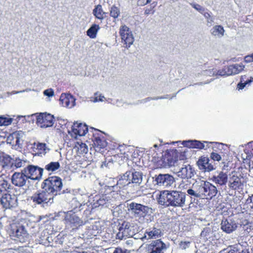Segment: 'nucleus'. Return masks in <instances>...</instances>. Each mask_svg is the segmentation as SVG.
Returning a JSON list of instances; mask_svg holds the SVG:
<instances>
[{
	"label": "nucleus",
	"mask_w": 253,
	"mask_h": 253,
	"mask_svg": "<svg viewBox=\"0 0 253 253\" xmlns=\"http://www.w3.org/2000/svg\"><path fill=\"white\" fill-rule=\"evenodd\" d=\"M190 244V242H181L179 244V248L182 250L185 249L189 246Z\"/></svg>",
	"instance_id": "4d7b16f0"
},
{
	"label": "nucleus",
	"mask_w": 253,
	"mask_h": 253,
	"mask_svg": "<svg viewBox=\"0 0 253 253\" xmlns=\"http://www.w3.org/2000/svg\"><path fill=\"white\" fill-rule=\"evenodd\" d=\"M203 15L207 19V25L208 26H211L214 21L213 18L211 16L210 13L209 12H205Z\"/></svg>",
	"instance_id": "09e8293b"
},
{
	"label": "nucleus",
	"mask_w": 253,
	"mask_h": 253,
	"mask_svg": "<svg viewBox=\"0 0 253 253\" xmlns=\"http://www.w3.org/2000/svg\"><path fill=\"white\" fill-rule=\"evenodd\" d=\"M157 5V2L156 1H153L150 4V5L146 7L144 11V14L147 16L153 14L155 11V7Z\"/></svg>",
	"instance_id": "e433bc0d"
},
{
	"label": "nucleus",
	"mask_w": 253,
	"mask_h": 253,
	"mask_svg": "<svg viewBox=\"0 0 253 253\" xmlns=\"http://www.w3.org/2000/svg\"><path fill=\"white\" fill-rule=\"evenodd\" d=\"M120 15V9L115 5H113L110 10V15L114 19H116L119 17Z\"/></svg>",
	"instance_id": "a19ab883"
},
{
	"label": "nucleus",
	"mask_w": 253,
	"mask_h": 253,
	"mask_svg": "<svg viewBox=\"0 0 253 253\" xmlns=\"http://www.w3.org/2000/svg\"><path fill=\"white\" fill-rule=\"evenodd\" d=\"M88 132V127L82 123L75 122L72 126V129L69 133L72 137L77 138L78 136H84Z\"/></svg>",
	"instance_id": "6e6552de"
},
{
	"label": "nucleus",
	"mask_w": 253,
	"mask_h": 253,
	"mask_svg": "<svg viewBox=\"0 0 253 253\" xmlns=\"http://www.w3.org/2000/svg\"><path fill=\"white\" fill-rule=\"evenodd\" d=\"M12 175V182L15 186L21 187L24 185L28 178L33 180H40L42 178V175Z\"/></svg>",
	"instance_id": "9d476101"
},
{
	"label": "nucleus",
	"mask_w": 253,
	"mask_h": 253,
	"mask_svg": "<svg viewBox=\"0 0 253 253\" xmlns=\"http://www.w3.org/2000/svg\"><path fill=\"white\" fill-rule=\"evenodd\" d=\"M244 61L247 63L253 62V53L251 55L245 56Z\"/></svg>",
	"instance_id": "680f3d73"
},
{
	"label": "nucleus",
	"mask_w": 253,
	"mask_h": 253,
	"mask_svg": "<svg viewBox=\"0 0 253 253\" xmlns=\"http://www.w3.org/2000/svg\"><path fill=\"white\" fill-rule=\"evenodd\" d=\"M64 223L65 229L71 234H74L81 226L84 224V221L72 211H69L65 213Z\"/></svg>",
	"instance_id": "f257e3e1"
},
{
	"label": "nucleus",
	"mask_w": 253,
	"mask_h": 253,
	"mask_svg": "<svg viewBox=\"0 0 253 253\" xmlns=\"http://www.w3.org/2000/svg\"><path fill=\"white\" fill-rule=\"evenodd\" d=\"M186 150L187 149L185 148H182L180 152L175 149V163L178 160V159L179 160H184L186 159L187 156V151Z\"/></svg>",
	"instance_id": "7c9ffc66"
},
{
	"label": "nucleus",
	"mask_w": 253,
	"mask_h": 253,
	"mask_svg": "<svg viewBox=\"0 0 253 253\" xmlns=\"http://www.w3.org/2000/svg\"><path fill=\"white\" fill-rule=\"evenodd\" d=\"M100 27L98 25L93 24L87 31V35L90 38H95Z\"/></svg>",
	"instance_id": "2f4dec72"
},
{
	"label": "nucleus",
	"mask_w": 253,
	"mask_h": 253,
	"mask_svg": "<svg viewBox=\"0 0 253 253\" xmlns=\"http://www.w3.org/2000/svg\"><path fill=\"white\" fill-rule=\"evenodd\" d=\"M165 244L160 240L153 241L148 247V253H163Z\"/></svg>",
	"instance_id": "f3484780"
},
{
	"label": "nucleus",
	"mask_w": 253,
	"mask_h": 253,
	"mask_svg": "<svg viewBox=\"0 0 253 253\" xmlns=\"http://www.w3.org/2000/svg\"><path fill=\"white\" fill-rule=\"evenodd\" d=\"M233 247H232L230 250L228 249H224L221 251L219 253H233Z\"/></svg>",
	"instance_id": "338daca9"
},
{
	"label": "nucleus",
	"mask_w": 253,
	"mask_h": 253,
	"mask_svg": "<svg viewBox=\"0 0 253 253\" xmlns=\"http://www.w3.org/2000/svg\"><path fill=\"white\" fill-rule=\"evenodd\" d=\"M233 253H250L249 249L243 248L241 246L233 247Z\"/></svg>",
	"instance_id": "de8ad7c7"
},
{
	"label": "nucleus",
	"mask_w": 253,
	"mask_h": 253,
	"mask_svg": "<svg viewBox=\"0 0 253 253\" xmlns=\"http://www.w3.org/2000/svg\"><path fill=\"white\" fill-rule=\"evenodd\" d=\"M228 69L227 66L224 67L222 69L217 70L216 73V76H230L228 74L227 69Z\"/></svg>",
	"instance_id": "8fccbe9b"
},
{
	"label": "nucleus",
	"mask_w": 253,
	"mask_h": 253,
	"mask_svg": "<svg viewBox=\"0 0 253 253\" xmlns=\"http://www.w3.org/2000/svg\"><path fill=\"white\" fill-rule=\"evenodd\" d=\"M128 211L135 217H144L151 212L152 209L140 204L131 202L128 204Z\"/></svg>",
	"instance_id": "39448f33"
},
{
	"label": "nucleus",
	"mask_w": 253,
	"mask_h": 253,
	"mask_svg": "<svg viewBox=\"0 0 253 253\" xmlns=\"http://www.w3.org/2000/svg\"><path fill=\"white\" fill-rule=\"evenodd\" d=\"M43 93L46 96L51 97L54 95V91L52 89L50 88L45 90Z\"/></svg>",
	"instance_id": "13d9d810"
},
{
	"label": "nucleus",
	"mask_w": 253,
	"mask_h": 253,
	"mask_svg": "<svg viewBox=\"0 0 253 253\" xmlns=\"http://www.w3.org/2000/svg\"><path fill=\"white\" fill-rule=\"evenodd\" d=\"M227 69L228 74L230 76L235 75L241 73L245 68V66L241 64H235L227 66Z\"/></svg>",
	"instance_id": "a878e982"
},
{
	"label": "nucleus",
	"mask_w": 253,
	"mask_h": 253,
	"mask_svg": "<svg viewBox=\"0 0 253 253\" xmlns=\"http://www.w3.org/2000/svg\"><path fill=\"white\" fill-rule=\"evenodd\" d=\"M22 164L23 162L22 160H21L19 158H16L14 160H13L12 163L11 172H13L15 169L22 167Z\"/></svg>",
	"instance_id": "c03bdc74"
},
{
	"label": "nucleus",
	"mask_w": 253,
	"mask_h": 253,
	"mask_svg": "<svg viewBox=\"0 0 253 253\" xmlns=\"http://www.w3.org/2000/svg\"><path fill=\"white\" fill-rule=\"evenodd\" d=\"M216 69L214 68H209V69L203 70L201 74L204 76L210 77L216 76Z\"/></svg>",
	"instance_id": "a18cd8bd"
},
{
	"label": "nucleus",
	"mask_w": 253,
	"mask_h": 253,
	"mask_svg": "<svg viewBox=\"0 0 253 253\" xmlns=\"http://www.w3.org/2000/svg\"><path fill=\"white\" fill-rule=\"evenodd\" d=\"M177 172L181 173V174H193V170L192 169L191 167L189 165H185L184 167L181 168L179 171Z\"/></svg>",
	"instance_id": "49530a36"
},
{
	"label": "nucleus",
	"mask_w": 253,
	"mask_h": 253,
	"mask_svg": "<svg viewBox=\"0 0 253 253\" xmlns=\"http://www.w3.org/2000/svg\"><path fill=\"white\" fill-rule=\"evenodd\" d=\"M199 251L201 253H208V250H207V248L205 247V245H203V246H201L199 250L197 251V253Z\"/></svg>",
	"instance_id": "e2e57ef3"
},
{
	"label": "nucleus",
	"mask_w": 253,
	"mask_h": 253,
	"mask_svg": "<svg viewBox=\"0 0 253 253\" xmlns=\"http://www.w3.org/2000/svg\"><path fill=\"white\" fill-rule=\"evenodd\" d=\"M210 160L208 157H201L197 162L199 168L203 172H210L214 168L213 166L209 163Z\"/></svg>",
	"instance_id": "aec40b11"
},
{
	"label": "nucleus",
	"mask_w": 253,
	"mask_h": 253,
	"mask_svg": "<svg viewBox=\"0 0 253 253\" xmlns=\"http://www.w3.org/2000/svg\"><path fill=\"white\" fill-rule=\"evenodd\" d=\"M205 181H201L200 183H197L195 184H193L192 188H194L198 195L199 196L200 198L202 199L203 197V188H204V184Z\"/></svg>",
	"instance_id": "c9c22d12"
},
{
	"label": "nucleus",
	"mask_w": 253,
	"mask_h": 253,
	"mask_svg": "<svg viewBox=\"0 0 253 253\" xmlns=\"http://www.w3.org/2000/svg\"><path fill=\"white\" fill-rule=\"evenodd\" d=\"M253 81V78L250 77V79H247L246 76H242L241 77V82L248 83V84H250Z\"/></svg>",
	"instance_id": "5fc2aeb1"
},
{
	"label": "nucleus",
	"mask_w": 253,
	"mask_h": 253,
	"mask_svg": "<svg viewBox=\"0 0 253 253\" xmlns=\"http://www.w3.org/2000/svg\"><path fill=\"white\" fill-rule=\"evenodd\" d=\"M173 178L171 175H158L155 178V184L168 186L173 183Z\"/></svg>",
	"instance_id": "4be33fe9"
},
{
	"label": "nucleus",
	"mask_w": 253,
	"mask_h": 253,
	"mask_svg": "<svg viewBox=\"0 0 253 253\" xmlns=\"http://www.w3.org/2000/svg\"><path fill=\"white\" fill-rule=\"evenodd\" d=\"M162 234L161 230L156 227L149 228L144 234V238L147 239L157 238L161 237Z\"/></svg>",
	"instance_id": "b1692460"
},
{
	"label": "nucleus",
	"mask_w": 253,
	"mask_h": 253,
	"mask_svg": "<svg viewBox=\"0 0 253 253\" xmlns=\"http://www.w3.org/2000/svg\"><path fill=\"white\" fill-rule=\"evenodd\" d=\"M13 159L8 155L4 153L0 155V165L6 173L11 172Z\"/></svg>",
	"instance_id": "dca6fc26"
},
{
	"label": "nucleus",
	"mask_w": 253,
	"mask_h": 253,
	"mask_svg": "<svg viewBox=\"0 0 253 253\" xmlns=\"http://www.w3.org/2000/svg\"><path fill=\"white\" fill-rule=\"evenodd\" d=\"M10 235L12 237L16 238L15 240L20 242H24L28 238V234L24 225L20 222H14L10 225Z\"/></svg>",
	"instance_id": "20e7f679"
},
{
	"label": "nucleus",
	"mask_w": 253,
	"mask_h": 253,
	"mask_svg": "<svg viewBox=\"0 0 253 253\" xmlns=\"http://www.w3.org/2000/svg\"><path fill=\"white\" fill-rule=\"evenodd\" d=\"M75 147L77 148V151L80 154L86 153L87 152V146L84 143L77 142L75 145Z\"/></svg>",
	"instance_id": "4c0bfd02"
},
{
	"label": "nucleus",
	"mask_w": 253,
	"mask_h": 253,
	"mask_svg": "<svg viewBox=\"0 0 253 253\" xmlns=\"http://www.w3.org/2000/svg\"><path fill=\"white\" fill-rule=\"evenodd\" d=\"M152 0H138L137 4L140 6H144L150 3Z\"/></svg>",
	"instance_id": "bf43d9fd"
},
{
	"label": "nucleus",
	"mask_w": 253,
	"mask_h": 253,
	"mask_svg": "<svg viewBox=\"0 0 253 253\" xmlns=\"http://www.w3.org/2000/svg\"><path fill=\"white\" fill-rule=\"evenodd\" d=\"M100 228L97 225H92L88 229V233L91 235L96 236L100 232Z\"/></svg>",
	"instance_id": "37998d69"
},
{
	"label": "nucleus",
	"mask_w": 253,
	"mask_h": 253,
	"mask_svg": "<svg viewBox=\"0 0 253 253\" xmlns=\"http://www.w3.org/2000/svg\"><path fill=\"white\" fill-rule=\"evenodd\" d=\"M213 180L220 185H223L226 183L227 181V175H213Z\"/></svg>",
	"instance_id": "72a5a7b5"
},
{
	"label": "nucleus",
	"mask_w": 253,
	"mask_h": 253,
	"mask_svg": "<svg viewBox=\"0 0 253 253\" xmlns=\"http://www.w3.org/2000/svg\"><path fill=\"white\" fill-rule=\"evenodd\" d=\"M94 201L96 202L95 207H97V206H104L108 201V199L106 195H103L102 196H96Z\"/></svg>",
	"instance_id": "f704fd0d"
},
{
	"label": "nucleus",
	"mask_w": 253,
	"mask_h": 253,
	"mask_svg": "<svg viewBox=\"0 0 253 253\" xmlns=\"http://www.w3.org/2000/svg\"><path fill=\"white\" fill-rule=\"evenodd\" d=\"M0 198V203L5 209H10L16 205L17 199L15 195H11L5 190Z\"/></svg>",
	"instance_id": "ddd939ff"
},
{
	"label": "nucleus",
	"mask_w": 253,
	"mask_h": 253,
	"mask_svg": "<svg viewBox=\"0 0 253 253\" xmlns=\"http://www.w3.org/2000/svg\"><path fill=\"white\" fill-rule=\"evenodd\" d=\"M37 238L35 239L37 243L40 244H44L46 243L47 237L45 236V233L42 232L41 233H38L37 235H35Z\"/></svg>",
	"instance_id": "ea45409f"
},
{
	"label": "nucleus",
	"mask_w": 253,
	"mask_h": 253,
	"mask_svg": "<svg viewBox=\"0 0 253 253\" xmlns=\"http://www.w3.org/2000/svg\"><path fill=\"white\" fill-rule=\"evenodd\" d=\"M123 176L125 178H131V182L136 184L140 183L142 179V175H123Z\"/></svg>",
	"instance_id": "58836bf2"
},
{
	"label": "nucleus",
	"mask_w": 253,
	"mask_h": 253,
	"mask_svg": "<svg viewBox=\"0 0 253 253\" xmlns=\"http://www.w3.org/2000/svg\"><path fill=\"white\" fill-rule=\"evenodd\" d=\"M211 34L217 38H221L224 35L225 30L221 25H215L211 29Z\"/></svg>",
	"instance_id": "bb28decb"
},
{
	"label": "nucleus",
	"mask_w": 253,
	"mask_h": 253,
	"mask_svg": "<svg viewBox=\"0 0 253 253\" xmlns=\"http://www.w3.org/2000/svg\"><path fill=\"white\" fill-rule=\"evenodd\" d=\"M237 223L232 218H223L220 224L221 229L227 234H230L236 230Z\"/></svg>",
	"instance_id": "f8f14e48"
},
{
	"label": "nucleus",
	"mask_w": 253,
	"mask_h": 253,
	"mask_svg": "<svg viewBox=\"0 0 253 253\" xmlns=\"http://www.w3.org/2000/svg\"><path fill=\"white\" fill-rule=\"evenodd\" d=\"M247 84H248V83H244V82H240L238 85H237V88H238L239 90L240 89H243L245 86Z\"/></svg>",
	"instance_id": "0e129e2a"
},
{
	"label": "nucleus",
	"mask_w": 253,
	"mask_h": 253,
	"mask_svg": "<svg viewBox=\"0 0 253 253\" xmlns=\"http://www.w3.org/2000/svg\"><path fill=\"white\" fill-rule=\"evenodd\" d=\"M60 100L62 102L63 106L67 107H71L70 101H69V99L67 97L63 96L62 94L60 97Z\"/></svg>",
	"instance_id": "603ef678"
},
{
	"label": "nucleus",
	"mask_w": 253,
	"mask_h": 253,
	"mask_svg": "<svg viewBox=\"0 0 253 253\" xmlns=\"http://www.w3.org/2000/svg\"><path fill=\"white\" fill-rule=\"evenodd\" d=\"M211 158L214 161H219L221 159L220 156L219 154L214 152L211 153Z\"/></svg>",
	"instance_id": "6e6d98bb"
},
{
	"label": "nucleus",
	"mask_w": 253,
	"mask_h": 253,
	"mask_svg": "<svg viewBox=\"0 0 253 253\" xmlns=\"http://www.w3.org/2000/svg\"><path fill=\"white\" fill-rule=\"evenodd\" d=\"M229 186L230 188L233 189H236L241 185L242 181L239 177L235 175H233L232 177L229 179Z\"/></svg>",
	"instance_id": "c756f323"
},
{
	"label": "nucleus",
	"mask_w": 253,
	"mask_h": 253,
	"mask_svg": "<svg viewBox=\"0 0 253 253\" xmlns=\"http://www.w3.org/2000/svg\"><path fill=\"white\" fill-rule=\"evenodd\" d=\"M117 239L123 240L126 237H132L137 232L136 227L128 222H124L119 228Z\"/></svg>",
	"instance_id": "423d86ee"
},
{
	"label": "nucleus",
	"mask_w": 253,
	"mask_h": 253,
	"mask_svg": "<svg viewBox=\"0 0 253 253\" xmlns=\"http://www.w3.org/2000/svg\"><path fill=\"white\" fill-rule=\"evenodd\" d=\"M190 5L196 10L199 11L201 14H203V13L205 12V8L200 5L196 3H191Z\"/></svg>",
	"instance_id": "3c124183"
},
{
	"label": "nucleus",
	"mask_w": 253,
	"mask_h": 253,
	"mask_svg": "<svg viewBox=\"0 0 253 253\" xmlns=\"http://www.w3.org/2000/svg\"><path fill=\"white\" fill-rule=\"evenodd\" d=\"M60 168V165L58 162H51L45 165L44 169L49 172H54Z\"/></svg>",
	"instance_id": "473e14b6"
},
{
	"label": "nucleus",
	"mask_w": 253,
	"mask_h": 253,
	"mask_svg": "<svg viewBox=\"0 0 253 253\" xmlns=\"http://www.w3.org/2000/svg\"><path fill=\"white\" fill-rule=\"evenodd\" d=\"M35 204L40 205L43 208L50 206L53 202V196L44 189L38 191L31 197Z\"/></svg>",
	"instance_id": "7ed1b4c3"
},
{
	"label": "nucleus",
	"mask_w": 253,
	"mask_h": 253,
	"mask_svg": "<svg viewBox=\"0 0 253 253\" xmlns=\"http://www.w3.org/2000/svg\"><path fill=\"white\" fill-rule=\"evenodd\" d=\"M70 253H87L82 251V250H81L80 249L78 248V249L72 251Z\"/></svg>",
	"instance_id": "774afa93"
},
{
	"label": "nucleus",
	"mask_w": 253,
	"mask_h": 253,
	"mask_svg": "<svg viewBox=\"0 0 253 253\" xmlns=\"http://www.w3.org/2000/svg\"><path fill=\"white\" fill-rule=\"evenodd\" d=\"M37 170L39 171V174H42L43 169L34 165H29L22 170L20 172H14L13 174H33Z\"/></svg>",
	"instance_id": "5701e85b"
},
{
	"label": "nucleus",
	"mask_w": 253,
	"mask_h": 253,
	"mask_svg": "<svg viewBox=\"0 0 253 253\" xmlns=\"http://www.w3.org/2000/svg\"><path fill=\"white\" fill-rule=\"evenodd\" d=\"M95 130V132L93 134L92 138L94 146L99 149L105 148L107 145V142L102 132L97 129Z\"/></svg>",
	"instance_id": "2eb2a0df"
},
{
	"label": "nucleus",
	"mask_w": 253,
	"mask_h": 253,
	"mask_svg": "<svg viewBox=\"0 0 253 253\" xmlns=\"http://www.w3.org/2000/svg\"><path fill=\"white\" fill-rule=\"evenodd\" d=\"M187 193L191 196H194V197L200 198L195 190L193 188L192 189H189L187 190Z\"/></svg>",
	"instance_id": "864d4df0"
},
{
	"label": "nucleus",
	"mask_w": 253,
	"mask_h": 253,
	"mask_svg": "<svg viewBox=\"0 0 253 253\" xmlns=\"http://www.w3.org/2000/svg\"><path fill=\"white\" fill-rule=\"evenodd\" d=\"M113 253H130V252L127 250H123L121 248H116Z\"/></svg>",
	"instance_id": "052dcab7"
},
{
	"label": "nucleus",
	"mask_w": 253,
	"mask_h": 253,
	"mask_svg": "<svg viewBox=\"0 0 253 253\" xmlns=\"http://www.w3.org/2000/svg\"><path fill=\"white\" fill-rule=\"evenodd\" d=\"M174 150H167L164 155H162L161 161L162 162L161 164L163 167L172 166L174 165Z\"/></svg>",
	"instance_id": "6ab92c4d"
},
{
	"label": "nucleus",
	"mask_w": 253,
	"mask_h": 253,
	"mask_svg": "<svg viewBox=\"0 0 253 253\" xmlns=\"http://www.w3.org/2000/svg\"><path fill=\"white\" fill-rule=\"evenodd\" d=\"M204 143H206L207 144L209 143H211V142H208L207 141H204V143L201 142L200 141L198 140H187V141H183L182 142V144L186 147L192 148H197L199 149H207V147H205V145Z\"/></svg>",
	"instance_id": "412c9836"
},
{
	"label": "nucleus",
	"mask_w": 253,
	"mask_h": 253,
	"mask_svg": "<svg viewBox=\"0 0 253 253\" xmlns=\"http://www.w3.org/2000/svg\"><path fill=\"white\" fill-rule=\"evenodd\" d=\"M203 184L204 191L202 199H211L212 197H214L217 193L216 187L209 182L205 181Z\"/></svg>",
	"instance_id": "4468645a"
},
{
	"label": "nucleus",
	"mask_w": 253,
	"mask_h": 253,
	"mask_svg": "<svg viewBox=\"0 0 253 253\" xmlns=\"http://www.w3.org/2000/svg\"><path fill=\"white\" fill-rule=\"evenodd\" d=\"M247 203L248 204H252V205H251V208H253V195H252L251 196L249 197L246 201Z\"/></svg>",
	"instance_id": "69168bd1"
},
{
	"label": "nucleus",
	"mask_w": 253,
	"mask_h": 253,
	"mask_svg": "<svg viewBox=\"0 0 253 253\" xmlns=\"http://www.w3.org/2000/svg\"><path fill=\"white\" fill-rule=\"evenodd\" d=\"M120 34L122 42L126 46H129L133 42V37L129 29L126 25L122 26L120 29Z\"/></svg>",
	"instance_id": "9b49d317"
},
{
	"label": "nucleus",
	"mask_w": 253,
	"mask_h": 253,
	"mask_svg": "<svg viewBox=\"0 0 253 253\" xmlns=\"http://www.w3.org/2000/svg\"><path fill=\"white\" fill-rule=\"evenodd\" d=\"M185 201V194L182 192L175 191V207H182Z\"/></svg>",
	"instance_id": "c85d7f7f"
},
{
	"label": "nucleus",
	"mask_w": 253,
	"mask_h": 253,
	"mask_svg": "<svg viewBox=\"0 0 253 253\" xmlns=\"http://www.w3.org/2000/svg\"><path fill=\"white\" fill-rule=\"evenodd\" d=\"M54 122V117L50 114L47 113H41L37 114L36 117V124L42 128H46L53 126Z\"/></svg>",
	"instance_id": "0eeeda50"
},
{
	"label": "nucleus",
	"mask_w": 253,
	"mask_h": 253,
	"mask_svg": "<svg viewBox=\"0 0 253 253\" xmlns=\"http://www.w3.org/2000/svg\"><path fill=\"white\" fill-rule=\"evenodd\" d=\"M215 237L214 233L213 231V227L210 226L205 227L202 230L200 234L201 240L205 242H209L210 243L211 240H213Z\"/></svg>",
	"instance_id": "a211bd4d"
},
{
	"label": "nucleus",
	"mask_w": 253,
	"mask_h": 253,
	"mask_svg": "<svg viewBox=\"0 0 253 253\" xmlns=\"http://www.w3.org/2000/svg\"><path fill=\"white\" fill-rule=\"evenodd\" d=\"M46 144L44 143L35 142L32 147V151L33 155L39 156L45 153Z\"/></svg>",
	"instance_id": "393cba45"
},
{
	"label": "nucleus",
	"mask_w": 253,
	"mask_h": 253,
	"mask_svg": "<svg viewBox=\"0 0 253 253\" xmlns=\"http://www.w3.org/2000/svg\"><path fill=\"white\" fill-rule=\"evenodd\" d=\"M172 192L165 190L161 191L159 194V197L158 202L159 204L169 207V206H174V195Z\"/></svg>",
	"instance_id": "1a4fd4ad"
},
{
	"label": "nucleus",
	"mask_w": 253,
	"mask_h": 253,
	"mask_svg": "<svg viewBox=\"0 0 253 253\" xmlns=\"http://www.w3.org/2000/svg\"><path fill=\"white\" fill-rule=\"evenodd\" d=\"M12 118L5 117L4 116H0V126H8L12 123Z\"/></svg>",
	"instance_id": "79ce46f5"
},
{
	"label": "nucleus",
	"mask_w": 253,
	"mask_h": 253,
	"mask_svg": "<svg viewBox=\"0 0 253 253\" xmlns=\"http://www.w3.org/2000/svg\"><path fill=\"white\" fill-rule=\"evenodd\" d=\"M107 13L103 11L102 5L101 4H98L96 5L93 10V14L95 18L103 20L106 17Z\"/></svg>",
	"instance_id": "cd10ccee"
},
{
	"label": "nucleus",
	"mask_w": 253,
	"mask_h": 253,
	"mask_svg": "<svg viewBox=\"0 0 253 253\" xmlns=\"http://www.w3.org/2000/svg\"><path fill=\"white\" fill-rule=\"evenodd\" d=\"M62 187L61 179L58 176H52L45 180L42 185V189H44L53 197L60 194V190Z\"/></svg>",
	"instance_id": "f03ea898"
}]
</instances>
